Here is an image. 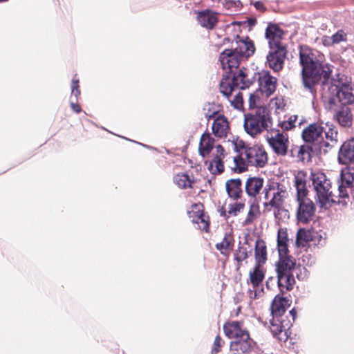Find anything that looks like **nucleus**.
Masks as SVG:
<instances>
[{"label": "nucleus", "mask_w": 354, "mask_h": 354, "mask_svg": "<svg viewBox=\"0 0 354 354\" xmlns=\"http://www.w3.org/2000/svg\"><path fill=\"white\" fill-rule=\"evenodd\" d=\"M299 62L302 67V84L313 97L316 84L322 77L324 78L322 95L325 103H328V109L338 106V104L346 106L354 103V85L344 76L329 80L331 73L329 66H324L308 46L300 47Z\"/></svg>", "instance_id": "nucleus-1"}, {"label": "nucleus", "mask_w": 354, "mask_h": 354, "mask_svg": "<svg viewBox=\"0 0 354 354\" xmlns=\"http://www.w3.org/2000/svg\"><path fill=\"white\" fill-rule=\"evenodd\" d=\"M338 161L346 165L341 169L340 178L338 180V194L341 198L348 196V189H351L354 183V138L348 140L342 145Z\"/></svg>", "instance_id": "nucleus-2"}, {"label": "nucleus", "mask_w": 354, "mask_h": 354, "mask_svg": "<svg viewBox=\"0 0 354 354\" xmlns=\"http://www.w3.org/2000/svg\"><path fill=\"white\" fill-rule=\"evenodd\" d=\"M280 259L276 264V272L278 278V287L280 292L283 294L293 288L295 280L294 273L297 268L295 259L291 257H286L288 252L287 243H277Z\"/></svg>", "instance_id": "nucleus-3"}, {"label": "nucleus", "mask_w": 354, "mask_h": 354, "mask_svg": "<svg viewBox=\"0 0 354 354\" xmlns=\"http://www.w3.org/2000/svg\"><path fill=\"white\" fill-rule=\"evenodd\" d=\"M326 139L335 142L337 131L330 122H321L309 124L302 131V138L306 142L321 144Z\"/></svg>", "instance_id": "nucleus-4"}, {"label": "nucleus", "mask_w": 354, "mask_h": 354, "mask_svg": "<svg viewBox=\"0 0 354 354\" xmlns=\"http://www.w3.org/2000/svg\"><path fill=\"white\" fill-rule=\"evenodd\" d=\"M295 186L297 192V208L296 212L297 220L299 223L307 224L313 220L315 214L314 203L306 196V189L304 182L296 178Z\"/></svg>", "instance_id": "nucleus-5"}, {"label": "nucleus", "mask_w": 354, "mask_h": 354, "mask_svg": "<svg viewBox=\"0 0 354 354\" xmlns=\"http://www.w3.org/2000/svg\"><path fill=\"white\" fill-rule=\"evenodd\" d=\"M310 178L320 207L328 208L335 202L330 180L322 172L311 173Z\"/></svg>", "instance_id": "nucleus-6"}, {"label": "nucleus", "mask_w": 354, "mask_h": 354, "mask_svg": "<svg viewBox=\"0 0 354 354\" xmlns=\"http://www.w3.org/2000/svg\"><path fill=\"white\" fill-rule=\"evenodd\" d=\"M270 123V117L265 107L258 108L254 113L245 115L244 129L252 137L266 130Z\"/></svg>", "instance_id": "nucleus-7"}, {"label": "nucleus", "mask_w": 354, "mask_h": 354, "mask_svg": "<svg viewBox=\"0 0 354 354\" xmlns=\"http://www.w3.org/2000/svg\"><path fill=\"white\" fill-rule=\"evenodd\" d=\"M241 156H245L249 165L256 167H263L268 162L267 153L259 145L245 147Z\"/></svg>", "instance_id": "nucleus-8"}, {"label": "nucleus", "mask_w": 354, "mask_h": 354, "mask_svg": "<svg viewBox=\"0 0 354 354\" xmlns=\"http://www.w3.org/2000/svg\"><path fill=\"white\" fill-rule=\"evenodd\" d=\"M266 140L276 153L282 156L286 154L288 145L286 133L280 132L279 129H272L268 131Z\"/></svg>", "instance_id": "nucleus-9"}, {"label": "nucleus", "mask_w": 354, "mask_h": 354, "mask_svg": "<svg viewBox=\"0 0 354 354\" xmlns=\"http://www.w3.org/2000/svg\"><path fill=\"white\" fill-rule=\"evenodd\" d=\"M225 73L236 88L245 89L252 84V81L248 77L253 73L245 68H237V71H226Z\"/></svg>", "instance_id": "nucleus-10"}, {"label": "nucleus", "mask_w": 354, "mask_h": 354, "mask_svg": "<svg viewBox=\"0 0 354 354\" xmlns=\"http://www.w3.org/2000/svg\"><path fill=\"white\" fill-rule=\"evenodd\" d=\"M259 90L266 97H269L275 91L277 78L272 76L268 71H263L257 74Z\"/></svg>", "instance_id": "nucleus-11"}, {"label": "nucleus", "mask_w": 354, "mask_h": 354, "mask_svg": "<svg viewBox=\"0 0 354 354\" xmlns=\"http://www.w3.org/2000/svg\"><path fill=\"white\" fill-rule=\"evenodd\" d=\"M286 55L285 47H276L270 48L269 54L267 55V62L270 68L274 71H280L284 64V59Z\"/></svg>", "instance_id": "nucleus-12"}, {"label": "nucleus", "mask_w": 354, "mask_h": 354, "mask_svg": "<svg viewBox=\"0 0 354 354\" xmlns=\"http://www.w3.org/2000/svg\"><path fill=\"white\" fill-rule=\"evenodd\" d=\"M219 59L222 68L225 72L233 71V70L237 71L240 62L243 60L233 48L225 49L221 53Z\"/></svg>", "instance_id": "nucleus-13"}, {"label": "nucleus", "mask_w": 354, "mask_h": 354, "mask_svg": "<svg viewBox=\"0 0 354 354\" xmlns=\"http://www.w3.org/2000/svg\"><path fill=\"white\" fill-rule=\"evenodd\" d=\"M272 194V197L267 205L275 208H279L283 202V200L288 196V191L282 185H277L272 186L269 189H266L265 198L268 199L269 196Z\"/></svg>", "instance_id": "nucleus-14"}, {"label": "nucleus", "mask_w": 354, "mask_h": 354, "mask_svg": "<svg viewBox=\"0 0 354 354\" xmlns=\"http://www.w3.org/2000/svg\"><path fill=\"white\" fill-rule=\"evenodd\" d=\"M223 330L226 336L229 338H234V340L241 338L247 339L250 335L243 323L236 321L225 324Z\"/></svg>", "instance_id": "nucleus-15"}, {"label": "nucleus", "mask_w": 354, "mask_h": 354, "mask_svg": "<svg viewBox=\"0 0 354 354\" xmlns=\"http://www.w3.org/2000/svg\"><path fill=\"white\" fill-rule=\"evenodd\" d=\"M232 48L234 49L235 52L240 55L242 59H246L253 55L255 50L253 42L248 37L245 39L238 37L235 44H233Z\"/></svg>", "instance_id": "nucleus-16"}, {"label": "nucleus", "mask_w": 354, "mask_h": 354, "mask_svg": "<svg viewBox=\"0 0 354 354\" xmlns=\"http://www.w3.org/2000/svg\"><path fill=\"white\" fill-rule=\"evenodd\" d=\"M283 31L276 24H270L266 30V37L268 40L270 48L274 46L285 47L281 44Z\"/></svg>", "instance_id": "nucleus-17"}, {"label": "nucleus", "mask_w": 354, "mask_h": 354, "mask_svg": "<svg viewBox=\"0 0 354 354\" xmlns=\"http://www.w3.org/2000/svg\"><path fill=\"white\" fill-rule=\"evenodd\" d=\"M272 319L270 322V331L274 336H280L284 333V336H287L288 330L291 326V323L289 320L281 317L280 316H272Z\"/></svg>", "instance_id": "nucleus-18"}, {"label": "nucleus", "mask_w": 354, "mask_h": 354, "mask_svg": "<svg viewBox=\"0 0 354 354\" xmlns=\"http://www.w3.org/2000/svg\"><path fill=\"white\" fill-rule=\"evenodd\" d=\"M290 304L291 301L288 297H283L280 295H276L270 307L272 316L283 317V314L286 308L290 306Z\"/></svg>", "instance_id": "nucleus-19"}, {"label": "nucleus", "mask_w": 354, "mask_h": 354, "mask_svg": "<svg viewBox=\"0 0 354 354\" xmlns=\"http://www.w3.org/2000/svg\"><path fill=\"white\" fill-rule=\"evenodd\" d=\"M201 207V205H194L192 209L188 212L189 216L192 218L193 223L198 225L200 229L207 232L209 224Z\"/></svg>", "instance_id": "nucleus-20"}, {"label": "nucleus", "mask_w": 354, "mask_h": 354, "mask_svg": "<svg viewBox=\"0 0 354 354\" xmlns=\"http://www.w3.org/2000/svg\"><path fill=\"white\" fill-rule=\"evenodd\" d=\"M264 180L263 178L252 176L249 177L245 183L246 194L252 198H255L263 189Z\"/></svg>", "instance_id": "nucleus-21"}, {"label": "nucleus", "mask_w": 354, "mask_h": 354, "mask_svg": "<svg viewBox=\"0 0 354 354\" xmlns=\"http://www.w3.org/2000/svg\"><path fill=\"white\" fill-rule=\"evenodd\" d=\"M212 129L215 136L220 138H225L230 129L227 118L221 115H218L214 120Z\"/></svg>", "instance_id": "nucleus-22"}, {"label": "nucleus", "mask_w": 354, "mask_h": 354, "mask_svg": "<svg viewBox=\"0 0 354 354\" xmlns=\"http://www.w3.org/2000/svg\"><path fill=\"white\" fill-rule=\"evenodd\" d=\"M225 189L228 196L233 200L241 198L242 190V181L240 178H231L225 182Z\"/></svg>", "instance_id": "nucleus-23"}, {"label": "nucleus", "mask_w": 354, "mask_h": 354, "mask_svg": "<svg viewBox=\"0 0 354 354\" xmlns=\"http://www.w3.org/2000/svg\"><path fill=\"white\" fill-rule=\"evenodd\" d=\"M197 20L201 26L207 29H212L217 23L218 18L216 12L210 10H205L198 13Z\"/></svg>", "instance_id": "nucleus-24"}, {"label": "nucleus", "mask_w": 354, "mask_h": 354, "mask_svg": "<svg viewBox=\"0 0 354 354\" xmlns=\"http://www.w3.org/2000/svg\"><path fill=\"white\" fill-rule=\"evenodd\" d=\"M253 341L248 335V339H239L231 342L230 350L234 354H245L249 353L252 347Z\"/></svg>", "instance_id": "nucleus-25"}, {"label": "nucleus", "mask_w": 354, "mask_h": 354, "mask_svg": "<svg viewBox=\"0 0 354 354\" xmlns=\"http://www.w3.org/2000/svg\"><path fill=\"white\" fill-rule=\"evenodd\" d=\"M333 109H329L335 112V117L340 125L343 127H349L351 124V115L349 108L343 106L339 110L337 106H333Z\"/></svg>", "instance_id": "nucleus-26"}, {"label": "nucleus", "mask_w": 354, "mask_h": 354, "mask_svg": "<svg viewBox=\"0 0 354 354\" xmlns=\"http://www.w3.org/2000/svg\"><path fill=\"white\" fill-rule=\"evenodd\" d=\"M214 140L209 134L204 133L202 135L199 144V153L205 157L212 150Z\"/></svg>", "instance_id": "nucleus-27"}, {"label": "nucleus", "mask_w": 354, "mask_h": 354, "mask_svg": "<svg viewBox=\"0 0 354 354\" xmlns=\"http://www.w3.org/2000/svg\"><path fill=\"white\" fill-rule=\"evenodd\" d=\"M255 259L257 265L264 263L267 259L266 243L262 240H257L255 244Z\"/></svg>", "instance_id": "nucleus-28"}, {"label": "nucleus", "mask_w": 354, "mask_h": 354, "mask_svg": "<svg viewBox=\"0 0 354 354\" xmlns=\"http://www.w3.org/2000/svg\"><path fill=\"white\" fill-rule=\"evenodd\" d=\"M264 273L261 265H256L254 270L250 272V280L254 288H257L263 281Z\"/></svg>", "instance_id": "nucleus-29"}, {"label": "nucleus", "mask_w": 354, "mask_h": 354, "mask_svg": "<svg viewBox=\"0 0 354 354\" xmlns=\"http://www.w3.org/2000/svg\"><path fill=\"white\" fill-rule=\"evenodd\" d=\"M222 157L214 156L209 163L206 162L207 169L212 174H221L224 171V165Z\"/></svg>", "instance_id": "nucleus-30"}, {"label": "nucleus", "mask_w": 354, "mask_h": 354, "mask_svg": "<svg viewBox=\"0 0 354 354\" xmlns=\"http://www.w3.org/2000/svg\"><path fill=\"white\" fill-rule=\"evenodd\" d=\"M175 184L181 189H186L192 186V181L189 176L185 173L178 174L174 178Z\"/></svg>", "instance_id": "nucleus-31"}, {"label": "nucleus", "mask_w": 354, "mask_h": 354, "mask_svg": "<svg viewBox=\"0 0 354 354\" xmlns=\"http://www.w3.org/2000/svg\"><path fill=\"white\" fill-rule=\"evenodd\" d=\"M311 240L310 231L301 228L298 230L296 236V245L297 248L304 247L306 243Z\"/></svg>", "instance_id": "nucleus-32"}, {"label": "nucleus", "mask_w": 354, "mask_h": 354, "mask_svg": "<svg viewBox=\"0 0 354 354\" xmlns=\"http://www.w3.org/2000/svg\"><path fill=\"white\" fill-rule=\"evenodd\" d=\"M235 88V86H234L232 83L227 77L225 79H223L220 83L221 93L227 99H230Z\"/></svg>", "instance_id": "nucleus-33"}, {"label": "nucleus", "mask_w": 354, "mask_h": 354, "mask_svg": "<svg viewBox=\"0 0 354 354\" xmlns=\"http://www.w3.org/2000/svg\"><path fill=\"white\" fill-rule=\"evenodd\" d=\"M298 116L297 115H290L288 120L283 121L279 123V126L283 130L288 131L295 127H296L297 124L299 126L301 125V121L297 122Z\"/></svg>", "instance_id": "nucleus-34"}, {"label": "nucleus", "mask_w": 354, "mask_h": 354, "mask_svg": "<svg viewBox=\"0 0 354 354\" xmlns=\"http://www.w3.org/2000/svg\"><path fill=\"white\" fill-rule=\"evenodd\" d=\"M232 245V240L230 236L225 234L223 241L216 245V248L222 254H226L227 250Z\"/></svg>", "instance_id": "nucleus-35"}, {"label": "nucleus", "mask_w": 354, "mask_h": 354, "mask_svg": "<svg viewBox=\"0 0 354 354\" xmlns=\"http://www.w3.org/2000/svg\"><path fill=\"white\" fill-rule=\"evenodd\" d=\"M245 204L243 203H234L229 204L227 206V217L236 216L239 212L244 209Z\"/></svg>", "instance_id": "nucleus-36"}, {"label": "nucleus", "mask_w": 354, "mask_h": 354, "mask_svg": "<svg viewBox=\"0 0 354 354\" xmlns=\"http://www.w3.org/2000/svg\"><path fill=\"white\" fill-rule=\"evenodd\" d=\"M248 257V251L244 246L240 245L234 253V259L238 263H241Z\"/></svg>", "instance_id": "nucleus-37"}, {"label": "nucleus", "mask_w": 354, "mask_h": 354, "mask_svg": "<svg viewBox=\"0 0 354 354\" xmlns=\"http://www.w3.org/2000/svg\"><path fill=\"white\" fill-rule=\"evenodd\" d=\"M71 88V99H75V101H77L78 97L80 95V90L78 79L73 78L72 80Z\"/></svg>", "instance_id": "nucleus-38"}, {"label": "nucleus", "mask_w": 354, "mask_h": 354, "mask_svg": "<svg viewBox=\"0 0 354 354\" xmlns=\"http://www.w3.org/2000/svg\"><path fill=\"white\" fill-rule=\"evenodd\" d=\"M234 162L236 168L239 170V171H243L247 169L248 162H246L245 158L244 156H236L234 158Z\"/></svg>", "instance_id": "nucleus-39"}, {"label": "nucleus", "mask_w": 354, "mask_h": 354, "mask_svg": "<svg viewBox=\"0 0 354 354\" xmlns=\"http://www.w3.org/2000/svg\"><path fill=\"white\" fill-rule=\"evenodd\" d=\"M257 210H258V207L256 205H250V209L248 212L247 217L244 221L245 225H248L253 221V220L256 218L255 212H257Z\"/></svg>", "instance_id": "nucleus-40"}, {"label": "nucleus", "mask_w": 354, "mask_h": 354, "mask_svg": "<svg viewBox=\"0 0 354 354\" xmlns=\"http://www.w3.org/2000/svg\"><path fill=\"white\" fill-rule=\"evenodd\" d=\"M223 344L224 342L222 340L221 337L219 335H217L214 341L211 354H217L221 351Z\"/></svg>", "instance_id": "nucleus-41"}, {"label": "nucleus", "mask_w": 354, "mask_h": 354, "mask_svg": "<svg viewBox=\"0 0 354 354\" xmlns=\"http://www.w3.org/2000/svg\"><path fill=\"white\" fill-rule=\"evenodd\" d=\"M331 39L334 44H339L341 41H346V35L343 30H339L331 36Z\"/></svg>", "instance_id": "nucleus-42"}, {"label": "nucleus", "mask_w": 354, "mask_h": 354, "mask_svg": "<svg viewBox=\"0 0 354 354\" xmlns=\"http://www.w3.org/2000/svg\"><path fill=\"white\" fill-rule=\"evenodd\" d=\"M228 100L236 109H240L243 105V96L240 92L234 95L233 100L230 98Z\"/></svg>", "instance_id": "nucleus-43"}, {"label": "nucleus", "mask_w": 354, "mask_h": 354, "mask_svg": "<svg viewBox=\"0 0 354 354\" xmlns=\"http://www.w3.org/2000/svg\"><path fill=\"white\" fill-rule=\"evenodd\" d=\"M310 155L304 146H300L297 151V158L301 161L309 159Z\"/></svg>", "instance_id": "nucleus-44"}, {"label": "nucleus", "mask_w": 354, "mask_h": 354, "mask_svg": "<svg viewBox=\"0 0 354 354\" xmlns=\"http://www.w3.org/2000/svg\"><path fill=\"white\" fill-rule=\"evenodd\" d=\"M288 239L287 237V232L283 229H280L278 231L277 235V243H287Z\"/></svg>", "instance_id": "nucleus-45"}, {"label": "nucleus", "mask_w": 354, "mask_h": 354, "mask_svg": "<svg viewBox=\"0 0 354 354\" xmlns=\"http://www.w3.org/2000/svg\"><path fill=\"white\" fill-rule=\"evenodd\" d=\"M212 106V104H208L204 108V111H208L207 112H205V118H207L208 120L213 118L217 113V111H210Z\"/></svg>", "instance_id": "nucleus-46"}, {"label": "nucleus", "mask_w": 354, "mask_h": 354, "mask_svg": "<svg viewBox=\"0 0 354 354\" xmlns=\"http://www.w3.org/2000/svg\"><path fill=\"white\" fill-rule=\"evenodd\" d=\"M75 102L76 101L75 100V99H71L70 106L73 111H74L77 113H79L81 112L82 109L80 106Z\"/></svg>", "instance_id": "nucleus-47"}, {"label": "nucleus", "mask_w": 354, "mask_h": 354, "mask_svg": "<svg viewBox=\"0 0 354 354\" xmlns=\"http://www.w3.org/2000/svg\"><path fill=\"white\" fill-rule=\"evenodd\" d=\"M321 41L325 46H330L333 45L331 36H324L322 37Z\"/></svg>", "instance_id": "nucleus-48"}, {"label": "nucleus", "mask_w": 354, "mask_h": 354, "mask_svg": "<svg viewBox=\"0 0 354 354\" xmlns=\"http://www.w3.org/2000/svg\"><path fill=\"white\" fill-rule=\"evenodd\" d=\"M216 154L214 156H220L222 158H225V150L221 145H217L216 147Z\"/></svg>", "instance_id": "nucleus-49"}, {"label": "nucleus", "mask_w": 354, "mask_h": 354, "mask_svg": "<svg viewBox=\"0 0 354 354\" xmlns=\"http://www.w3.org/2000/svg\"><path fill=\"white\" fill-rule=\"evenodd\" d=\"M257 97L254 94H250L249 99H248V103H249V107L250 109H253L255 106Z\"/></svg>", "instance_id": "nucleus-50"}, {"label": "nucleus", "mask_w": 354, "mask_h": 354, "mask_svg": "<svg viewBox=\"0 0 354 354\" xmlns=\"http://www.w3.org/2000/svg\"><path fill=\"white\" fill-rule=\"evenodd\" d=\"M276 282V279L274 277H270L268 281H266V286L268 288H270L271 286L274 285ZM277 282L278 283V278L277 279Z\"/></svg>", "instance_id": "nucleus-51"}, {"label": "nucleus", "mask_w": 354, "mask_h": 354, "mask_svg": "<svg viewBox=\"0 0 354 354\" xmlns=\"http://www.w3.org/2000/svg\"><path fill=\"white\" fill-rule=\"evenodd\" d=\"M254 6L259 10H264L266 9L263 3L259 1L254 2Z\"/></svg>", "instance_id": "nucleus-52"}, {"label": "nucleus", "mask_w": 354, "mask_h": 354, "mask_svg": "<svg viewBox=\"0 0 354 354\" xmlns=\"http://www.w3.org/2000/svg\"><path fill=\"white\" fill-rule=\"evenodd\" d=\"M219 212H220V215L221 216H225V217H227V209H225L224 207H222L221 208V209L219 210Z\"/></svg>", "instance_id": "nucleus-53"}, {"label": "nucleus", "mask_w": 354, "mask_h": 354, "mask_svg": "<svg viewBox=\"0 0 354 354\" xmlns=\"http://www.w3.org/2000/svg\"><path fill=\"white\" fill-rule=\"evenodd\" d=\"M257 297V290H250V297L252 299H255Z\"/></svg>", "instance_id": "nucleus-54"}, {"label": "nucleus", "mask_w": 354, "mask_h": 354, "mask_svg": "<svg viewBox=\"0 0 354 354\" xmlns=\"http://www.w3.org/2000/svg\"><path fill=\"white\" fill-rule=\"evenodd\" d=\"M290 314L292 315V319L294 320L295 319V317H296V311H295V310L293 308L291 310H290Z\"/></svg>", "instance_id": "nucleus-55"}, {"label": "nucleus", "mask_w": 354, "mask_h": 354, "mask_svg": "<svg viewBox=\"0 0 354 354\" xmlns=\"http://www.w3.org/2000/svg\"><path fill=\"white\" fill-rule=\"evenodd\" d=\"M140 145L143 146L144 147L147 148V149H155L153 147H150V146H148V145H144V144H142V143H140Z\"/></svg>", "instance_id": "nucleus-56"}, {"label": "nucleus", "mask_w": 354, "mask_h": 354, "mask_svg": "<svg viewBox=\"0 0 354 354\" xmlns=\"http://www.w3.org/2000/svg\"><path fill=\"white\" fill-rule=\"evenodd\" d=\"M8 0H0V2L1 1H7Z\"/></svg>", "instance_id": "nucleus-57"}, {"label": "nucleus", "mask_w": 354, "mask_h": 354, "mask_svg": "<svg viewBox=\"0 0 354 354\" xmlns=\"http://www.w3.org/2000/svg\"><path fill=\"white\" fill-rule=\"evenodd\" d=\"M325 145H326V146H328V142H326V143H325Z\"/></svg>", "instance_id": "nucleus-58"}, {"label": "nucleus", "mask_w": 354, "mask_h": 354, "mask_svg": "<svg viewBox=\"0 0 354 354\" xmlns=\"http://www.w3.org/2000/svg\"><path fill=\"white\" fill-rule=\"evenodd\" d=\"M232 354H234L233 353H232Z\"/></svg>", "instance_id": "nucleus-59"}]
</instances>
